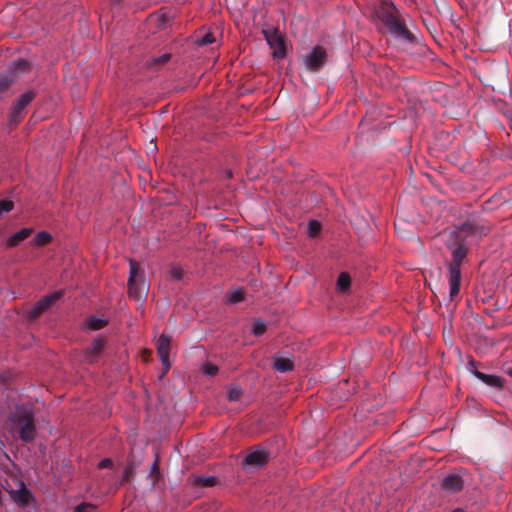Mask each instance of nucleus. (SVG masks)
Segmentation results:
<instances>
[{
  "label": "nucleus",
  "mask_w": 512,
  "mask_h": 512,
  "mask_svg": "<svg viewBox=\"0 0 512 512\" xmlns=\"http://www.w3.org/2000/svg\"><path fill=\"white\" fill-rule=\"evenodd\" d=\"M12 428L19 430L20 438L30 442L35 437L34 418L31 411L18 409L9 419Z\"/></svg>",
  "instance_id": "obj_1"
},
{
  "label": "nucleus",
  "mask_w": 512,
  "mask_h": 512,
  "mask_svg": "<svg viewBox=\"0 0 512 512\" xmlns=\"http://www.w3.org/2000/svg\"><path fill=\"white\" fill-rule=\"evenodd\" d=\"M128 291L129 296L135 301L143 300L148 292V286L139 275V264L134 260L129 262Z\"/></svg>",
  "instance_id": "obj_2"
},
{
  "label": "nucleus",
  "mask_w": 512,
  "mask_h": 512,
  "mask_svg": "<svg viewBox=\"0 0 512 512\" xmlns=\"http://www.w3.org/2000/svg\"><path fill=\"white\" fill-rule=\"evenodd\" d=\"M265 38L273 50L274 58H282L285 55V43L282 35L277 30L264 31Z\"/></svg>",
  "instance_id": "obj_3"
},
{
  "label": "nucleus",
  "mask_w": 512,
  "mask_h": 512,
  "mask_svg": "<svg viewBox=\"0 0 512 512\" xmlns=\"http://www.w3.org/2000/svg\"><path fill=\"white\" fill-rule=\"evenodd\" d=\"M6 490L11 499L20 506H27L32 500V495L23 482H18L16 488L7 485Z\"/></svg>",
  "instance_id": "obj_4"
},
{
  "label": "nucleus",
  "mask_w": 512,
  "mask_h": 512,
  "mask_svg": "<svg viewBox=\"0 0 512 512\" xmlns=\"http://www.w3.org/2000/svg\"><path fill=\"white\" fill-rule=\"evenodd\" d=\"M325 57V50L320 46H316L304 57L303 61L308 70L317 71L323 66Z\"/></svg>",
  "instance_id": "obj_5"
},
{
  "label": "nucleus",
  "mask_w": 512,
  "mask_h": 512,
  "mask_svg": "<svg viewBox=\"0 0 512 512\" xmlns=\"http://www.w3.org/2000/svg\"><path fill=\"white\" fill-rule=\"evenodd\" d=\"M395 10V7L393 4L385 2L382 5L381 10L375 11V16L379 19H381L383 22H385L388 25H395L398 32H403V27L399 24H397L394 20L393 11Z\"/></svg>",
  "instance_id": "obj_6"
},
{
  "label": "nucleus",
  "mask_w": 512,
  "mask_h": 512,
  "mask_svg": "<svg viewBox=\"0 0 512 512\" xmlns=\"http://www.w3.org/2000/svg\"><path fill=\"white\" fill-rule=\"evenodd\" d=\"M157 352L160 360L165 367V370L170 368L169 351H170V338L164 334L160 335L157 340Z\"/></svg>",
  "instance_id": "obj_7"
},
{
  "label": "nucleus",
  "mask_w": 512,
  "mask_h": 512,
  "mask_svg": "<svg viewBox=\"0 0 512 512\" xmlns=\"http://www.w3.org/2000/svg\"><path fill=\"white\" fill-rule=\"evenodd\" d=\"M460 285V264L454 263L449 266L450 296L453 298L459 292Z\"/></svg>",
  "instance_id": "obj_8"
},
{
  "label": "nucleus",
  "mask_w": 512,
  "mask_h": 512,
  "mask_svg": "<svg viewBox=\"0 0 512 512\" xmlns=\"http://www.w3.org/2000/svg\"><path fill=\"white\" fill-rule=\"evenodd\" d=\"M267 453L264 450H256L249 453L244 460V465L250 468H259L267 461Z\"/></svg>",
  "instance_id": "obj_9"
},
{
  "label": "nucleus",
  "mask_w": 512,
  "mask_h": 512,
  "mask_svg": "<svg viewBox=\"0 0 512 512\" xmlns=\"http://www.w3.org/2000/svg\"><path fill=\"white\" fill-rule=\"evenodd\" d=\"M61 296V293L60 292H54L50 295H47L45 297H43L42 299H40L36 304L35 306L32 308L31 310V314L33 316H38L40 313H42L43 311H45L47 308L50 307V305L56 301L57 299H59Z\"/></svg>",
  "instance_id": "obj_10"
},
{
  "label": "nucleus",
  "mask_w": 512,
  "mask_h": 512,
  "mask_svg": "<svg viewBox=\"0 0 512 512\" xmlns=\"http://www.w3.org/2000/svg\"><path fill=\"white\" fill-rule=\"evenodd\" d=\"M463 480L459 475L449 474L442 482V488L450 493L460 491L463 488Z\"/></svg>",
  "instance_id": "obj_11"
},
{
  "label": "nucleus",
  "mask_w": 512,
  "mask_h": 512,
  "mask_svg": "<svg viewBox=\"0 0 512 512\" xmlns=\"http://www.w3.org/2000/svg\"><path fill=\"white\" fill-rule=\"evenodd\" d=\"M104 349V341L102 339H96L93 341L91 346L86 349L84 357L88 362H94Z\"/></svg>",
  "instance_id": "obj_12"
},
{
  "label": "nucleus",
  "mask_w": 512,
  "mask_h": 512,
  "mask_svg": "<svg viewBox=\"0 0 512 512\" xmlns=\"http://www.w3.org/2000/svg\"><path fill=\"white\" fill-rule=\"evenodd\" d=\"M31 228H23L18 232L14 233L10 237L5 240V244L7 247H15L21 244L25 239H27L32 234Z\"/></svg>",
  "instance_id": "obj_13"
},
{
  "label": "nucleus",
  "mask_w": 512,
  "mask_h": 512,
  "mask_svg": "<svg viewBox=\"0 0 512 512\" xmlns=\"http://www.w3.org/2000/svg\"><path fill=\"white\" fill-rule=\"evenodd\" d=\"M474 375L488 386L500 388L503 386L504 380L497 375H489L479 371H475Z\"/></svg>",
  "instance_id": "obj_14"
},
{
  "label": "nucleus",
  "mask_w": 512,
  "mask_h": 512,
  "mask_svg": "<svg viewBox=\"0 0 512 512\" xmlns=\"http://www.w3.org/2000/svg\"><path fill=\"white\" fill-rule=\"evenodd\" d=\"M273 366L277 371L284 373L291 371L294 364L291 358L277 357L274 359Z\"/></svg>",
  "instance_id": "obj_15"
},
{
  "label": "nucleus",
  "mask_w": 512,
  "mask_h": 512,
  "mask_svg": "<svg viewBox=\"0 0 512 512\" xmlns=\"http://www.w3.org/2000/svg\"><path fill=\"white\" fill-rule=\"evenodd\" d=\"M25 107H21V104L16 101L13 106L11 107L10 113H9V121L11 123H17L21 120L22 114Z\"/></svg>",
  "instance_id": "obj_16"
},
{
  "label": "nucleus",
  "mask_w": 512,
  "mask_h": 512,
  "mask_svg": "<svg viewBox=\"0 0 512 512\" xmlns=\"http://www.w3.org/2000/svg\"><path fill=\"white\" fill-rule=\"evenodd\" d=\"M107 324V321L99 317H90L85 323V327L90 330H98L103 328Z\"/></svg>",
  "instance_id": "obj_17"
},
{
  "label": "nucleus",
  "mask_w": 512,
  "mask_h": 512,
  "mask_svg": "<svg viewBox=\"0 0 512 512\" xmlns=\"http://www.w3.org/2000/svg\"><path fill=\"white\" fill-rule=\"evenodd\" d=\"M52 239V236L45 231L39 232L33 239V244L36 246H44L48 244Z\"/></svg>",
  "instance_id": "obj_18"
},
{
  "label": "nucleus",
  "mask_w": 512,
  "mask_h": 512,
  "mask_svg": "<svg viewBox=\"0 0 512 512\" xmlns=\"http://www.w3.org/2000/svg\"><path fill=\"white\" fill-rule=\"evenodd\" d=\"M350 283V276L347 273H341L337 279V288L343 292L349 288Z\"/></svg>",
  "instance_id": "obj_19"
},
{
  "label": "nucleus",
  "mask_w": 512,
  "mask_h": 512,
  "mask_svg": "<svg viewBox=\"0 0 512 512\" xmlns=\"http://www.w3.org/2000/svg\"><path fill=\"white\" fill-rule=\"evenodd\" d=\"M27 69L28 63L24 60H19L13 63L11 73L13 77H17L20 72L26 71Z\"/></svg>",
  "instance_id": "obj_20"
},
{
  "label": "nucleus",
  "mask_w": 512,
  "mask_h": 512,
  "mask_svg": "<svg viewBox=\"0 0 512 512\" xmlns=\"http://www.w3.org/2000/svg\"><path fill=\"white\" fill-rule=\"evenodd\" d=\"M215 42V37L211 32H205L203 36L196 39V43L200 46L209 45Z\"/></svg>",
  "instance_id": "obj_21"
},
{
  "label": "nucleus",
  "mask_w": 512,
  "mask_h": 512,
  "mask_svg": "<svg viewBox=\"0 0 512 512\" xmlns=\"http://www.w3.org/2000/svg\"><path fill=\"white\" fill-rule=\"evenodd\" d=\"M228 299L231 303H238L244 299V291L242 289H236L229 293Z\"/></svg>",
  "instance_id": "obj_22"
},
{
  "label": "nucleus",
  "mask_w": 512,
  "mask_h": 512,
  "mask_svg": "<svg viewBox=\"0 0 512 512\" xmlns=\"http://www.w3.org/2000/svg\"><path fill=\"white\" fill-rule=\"evenodd\" d=\"M34 93L32 91H28L23 93L17 101L21 104V107H26L34 98Z\"/></svg>",
  "instance_id": "obj_23"
},
{
  "label": "nucleus",
  "mask_w": 512,
  "mask_h": 512,
  "mask_svg": "<svg viewBox=\"0 0 512 512\" xmlns=\"http://www.w3.org/2000/svg\"><path fill=\"white\" fill-rule=\"evenodd\" d=\"M321 225L316 220H311L308 223V234L310 237H314L317 235V233L320 231Z\"/></svg>",
  "instance_id": "obj_24"
},
{
  "label": "nucleus",
  "mask_w": 512,
  "mask_h": 512,
  "mask_svg": "<svg viewBox=\"0 0 512 512\" xmlns=\"http://www.w3.org/2000/svg\"><path fill=\"white\" fill-rule=\"evenodd\" d=\"M202 371L205 375L214 376L217 373L218 368L213 363L207 362L203 365Z\"/></svg>",
  "instance_id": "obj_25"
},
{
  "label": "nucleus",
  "mask_w": 512,
  "mask_h": 512,
  "mask_svg": "<svg viewBox=\"0 0 512 512\" xmlns=\"http://www.w3.org/2000/svg\"><path fill=\"white\" fill-rule=\"evenodd\" d=\"M74 512H96V506L89 503H82L75 508Z\"/></svg>",
  "instance_id": "obj_26"
},
{
  "label": "nucleus",
  "mask_w": 512,
  "mask_h": 512,
  "mask_svg": "<svg viewBox=\"0 0 512 512\" xmlns=\"http://www.w3.org/2000/svg\"><path fill=\"white\" fill-rule=\"evenodd\" d=\"M266 330V325L264 322L256 321L253 325V333L256 336L262 335Z\"/></svg>",
  "instance_id": "obj_27"
},
{
  "label": "nucleus",
  "mask_w": 512,
  "mask_h": 512,
  "mask_svg": "<svg viewBox=\"0 0 512 512\" xmlns=\"http://www.w3.org/2000/svg\"><path fill=\"white\" fill-rule=\"evenodd\" d=\"M241 394V390L237 387H231L229 388L227 392V397L230 401H235L239 398Z\"/></svg>",
  "instance_id": "obj_28"
},
{
  "label": "nucleus",
  "mask_w": 512,
  "mask_h": 512,
  "mask_svg": "<svg viewBox=\"0 0 512 512\" xmlns=\"http://www.w3.org/2000/svg\"><path fill=\"white\" fill-rule=\"evenodd\" d=\"M215 482L213 477H198L196 478V483L202 486H211Z\"/></svg>",
  "instance_id": "obj_29"
},
{
  "label": "nucleus",
  "mask_w": 512,
  "mask_h": 512,
  "mask_svg": "<svg viewBox=\"0 0 512 512\" xmlns=\"http://www.w3.org/2000/svg\"><path fill=\"white\" fill-rule=\"evenodd\" d=\"M13 81V78H8V76H4L0 79V90H4L9 86V84Z\"/></svg>",
  "instance_id": "obj_30"
},
{
  "label": "nucleus",
  "mask_w": 512,
  "mask_h": 512,
  "mask_svg": "<svg viewBox=\"0 0 512 512\" xmlns=\"http://www.w3.org/2000/svg\"><path fill=\"white\" fill-rule=\"evenodd\" d=\"M454 254V258H455V263H459L460 264V259L464 256V251L460 248V249H457L453 252Z\"/></svg>",
  "instance_id": "obj_31"
},
{
  "label": "nucleus",
  "mask_w": 512,
  "mask_h": 512,
  "mask_svg": "<svg viewBox=\"0 0 512 512\" xmlns=\"http://www.w3.org/2000/svg\"><path fill=\"white\" fill-rule=\"evenodd\" d=\"M111 464L112 462L110 459H103L102 461L99 462L98 467L103 469L109 467Z\"/></svg>",
  "instance_id": "obj_32"
},
{
  "label": "nucleus",
  "mask_w": 512,
  "mask_h": 512,
  "mask_svg": "<svg viewBox=\"0 0 512 512\" xmlns=\"http://www.w3.org/2000/svg\"><path fill=\"white\" fill-rule=\"evenodd\" d=\"M173 275L175 278L180 279L181 275L178 271H173Z\"/></svg>",
  "instance_id": "obj_33"
},
{
  "label": "nucleus",
  "mask_w": 512,
  "mask_h": 512,
  "mask_svg": "<svg viewBox=\"0 0 512 512\" xmlns=\"http://www.w3.org/2000/svg\"><path fill=\"white\" fill-rule=\"evenodd\" d=\"M168 57H169L168 55H163V56L161 57V60H162V61H166V60L168 59Z\"/></svg>",
  "instance_id": "obj_34"
},
{
  "label": "nucleus",
  "mask_w": 512,
  "mask_h": 512,
  "mask_svg": "<svg viewBox=\"0 0 512 512\" xmlns=\"http://www.w3.org/2000/svg\"><path fill=\"white\" fill-rule=\"evenodd\" d=\"M453 512H464L462 509H455Z\"/></svg>",
  "instance_id": "obj_35"
},
{
  "label": "nucleus",
  "mask_w": 512,
  "mask_h": 512,
  "mask_svg": "<svg viewBox=\"0 0 512 512\" xmlns=\"http://www.w3.org/2000/svg\"><path fill=\"white\" fill-rule=\"evenodd\" d=\"M509 374L512 376V370H511V371H509Z\"/></svg>",
  "instance_id": "obj_36"
}]
</instances>
